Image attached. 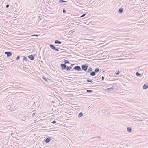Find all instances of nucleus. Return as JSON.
I'll use <instances>...</instances> for the list:
<instances>
[{"label": "nucleus", "instance_id": "1", "mask_svg": "<svg viewBox=\"0 0 148 148\" xmlns=\"http://www.w3.org/2000/svg\"><path fill=\"white\" fill-rule=\"evenodd\" d=\"M88 66V64H85L82 65L81 67L82 70L84 71H86L87 70Z\"/></svg>", "mask_w": 148, "mask_h": 148}, {"label": "nucleus", "instance_id": "2", "mask_svg": "<svg viewBox=\"0 0 148 148\" xmlns=\"http://www.w3.org/2000/svg\"><path fill=\"white\" fill-rule=\"evenodd\" d=\"M116 89L115 88L114 86H112L111 87H110L109 88H108L107 89H106V91H114L115 90H116Z\"/></svg>", "mask_w": 148, "mask_h": 148}, {"label": "nucleus", "instance_id": "3", "mask_svg": "<svg viewBox=\"0 0 148 148\" xmlns=\"http://www.w3.org/2000/svg\"><path fill=\"white\" fill-rule=\"evenodd\" d=\"M62 69L63 70H65L66 69L67 66L65 64H62L60 65Z\"/></svg>", "mask_w": 148, "mask_h": 148}, {"label": "nucleus", "instance_id": "4", "mask_svg": "<svg viewBox=\"0 0 148 148\" xmlns=\"http://www.w3.org/2000/svg\"><path fill=\"white\" fill-rule=\"evenodd\" d=\"M75 70L80 71L81 70V69L79 66H75Z\"/></svg>", "mask_w": 148, "mask_h": 148}, {"label": "nucleus", "instance_id": "5", "mask_svg": "<svg viewBox=\"0 0 148 148\" xmlns=\"http://www.w3.org/2000/svg\"><path fill=\"white\" fill-rule=\"evenodd\" d=\"M5 54L7 55V56L8 57L12 55V53L11 52H5Z\"/></svg>", "mask_w": 148, "mask_h": 148}, {"label": "nucleus", "instance_id": "6", "mask_svg": "<svg viewBox=\"0 0 148 148\" xmlns=\"http://www.w3.org/2000/svg\"><path fill=\"white\" fill-rule=\"evenodd\" d=\"M28 57L29 58L30 60H33L34 59V56L32 55H30L28 56Z\"/></svg>", "mask_w": 148, "mask_h": 148}, {"label": "nucleus", "instance_id": "7", "mask_svg": "<svg viewBox=\"0 0 148 148\" xmlns=\"http://www.w3.org/2000/svg\"><path fill=\"white\" fill-rule=\"evenodd\" d=\"M51 140V138L48 137L45 139V142L47 143L49 142Z\"/></svg>", "mask_w": 148, "mask_h": 148}, {"label": "nucleus", "instance_id": "8", "mask_svg": "<svg viewBox=\"0 0 148 148\" xmlns=\"http://www.w3.org/2000/svg\"><path fill=\"white\" fill-rule=\"evenodd\" d=\"M148 88V84H145L143 86V88L144 89H146Z\"/></svg>", "mask_w": 148, "mask_h": 148}, {"label": "nucleus", "instance_id": "9", "mask_svg": "<svg viewBox=\"0 0 148 148\" xmlns=\"http://www.w3.org/2000/svg\"><path fill=\"white\" fill-rule=\"evenodd\" d=\"M49 46L53 50H54V49L56 48L53 45L50 44L49 45Z\"/></svg>", "mask_w": 148, "mask_h": 148}, {"label": "nucleus", "instance_id": "10", "mask_svg": "<svg viewBox=\"0 0 148 148\" xmlns=\"http://www.w3.org/2000/svg\"><path fill=\"white\" fill-rule=\"evenodd\" d=\"M54 43L55 44H61L62 43V42L58 40H56L55 41Z\"/></svg>", "mask_w": 148, "mask_h": 148}, {"label": "nucleus", "instance_id": "11", "mask_svg": "<svg viewBox=\"0 0 148 148\" xmlns=\"http://www.w3.org/2000/svg\"><path fill=\"white\" fill-rule=\"evenodd\" d=\"M90 75L92 76H94L96 75L95 71L91 72L90 73Z\"/></svg>", "mask_w": 148, "mask_h": 148}, {"label": "nucleus", "instance_id": "12", "mask_svg": "<svg viewBox=\"0 0 148 148\" xmlns=\"http://www.w3.org/2000/svg\"><path fill=\"white\" fill-rule=\"evenodd\" d=\"M123 9L122 8H120L119 10L118 11L121 14L122 13L123 11Z\"/></svg>", "mask_w": 148, "mask_h": 148}, {"label": "nucleus", "instance_id": "13", "mask_svg": "<svg viewBox=\"0 0 148 148\" xmlns=\"http://www.w3.org/2000/svg\"><path fill=\"white\" fill-rule=\"evenodd\" d=\"M80 18H75V23H79V22L78 21H80Z\"/></svg>", "mask_w": 148, "mask_h": 148}, {"label": "nucleus", "instance_id": "14", "mask_svg": "<svg viewBox=\"0 0 148 148\" xmlns=\"http://www.w3.org/2000/svg\"><path fill=\"white\" fill-rule=\"evenodd\" d=\"M86 14H83L82 15H81V16H80L79 14H78V15L77 16H79L78 17L79 18H81L83 17H84V16L86 15Z\"/></svg>", "mask_w": 148, "mask_h": 148}, {"label": "nucleus", "instance_id": "15", "mask_svg": "<svg viewBox=\"0 0 148 148\" xmlns=\"http://www.w3.org/2000/svg\"><path fill=\"white\" fill-rule=\"evenodd\" d=\"M77 94V92H75V95H74L75 98H77V96H80L82 95V94H79L78 95H77V94Z\"/></svg>", "mask_w": 148, "mask_h": 148}, {"label": "nucleus", "instance_id": "16", "mask_svg": "<svg viewBox=\"0 0 148 148\" xmlns=\"http://www.w3.org/2000/svg\"><path fill=\"white\" fill-rule=\"evenodd\" d=\"M83 116V114L82 112L78 114V117L79 118H80Z\"/></svg>", "mask_w": 148, "mask_h": 148}, {"label": "nucleus", "instance_id": "17", "mask_svg": "<svg viewBox=\"0 0 148 148\" xmlns=\"http://www.w3.org/2000/svg\"><path fill=\"white\" fill-rule=\"evenodd\" d=\"M136 74L138 77H140L141 76V74L138 72L136 73Z\"/></svg>", "mask_w": 148, "mask_h": 148}, {"label": "nucleus", "instance_id": "18", "mask_svg": "<svg viewBox=\"0 0 148 148\" xmlns=\"http://www.w3.org/2000/svg\"><path fill=\"white\" fill-rule=\"evenodd\" d=\"M127 131L129 132H131L132 128L130 127H128L127 128Z\"/></svg>", "mask_w": 148, "mask_h": 148}, {"label": "nucleus", "instance_id": "19", "mask_svg": "<svg viewBox=\"0 0 148 148\" xmlns=\"http://www.w3.org/2000/svg\"><path fill=\"white\" fill-rule=\"evenodd\" d=\"M99 138V139H101V137H100V136H96V137H94L93 138H91L92 139H93V138Z\"/></svg>", "mask_w": 148, "mask_h": 148}, {"label": "nucleus", "instance_id": "20", "mask_svg": "<svg viewBox=\"0 0 148 148\" xmlns=\"http://www.w3.org/2000/svg\"><path fill=\"white\" fill-rule=\"evenodd\" d=\"M99 68H97L95 69L94 71L96 73L98 72H99Z\"/></svg>", "mask_w": 148, "mask_h": 148}, {"label": "nucleus", "instance_id": "21", "mask_svg": "<svg viewBox=\"0 0 148 148\" xmlns=\"http://www.w3.org/2000/svg\"><path fill=\"white\" fill-rule=\"evenodd\" d=\"M64 63V64H66L68 63H69V62L67 60H65L63 62Z\"/></svg>", "mask_w": 148, "mask_h": 148}, {"label": "nucleus", "instance_id": "22", "mask_svg": "<svg viewBox=\"0 0 148 148\" xmlns=\"http://www.w3.org/2000/svg\"><path fill=\"white\" fill-rule=\"evenodd\" d=\"M23 60L24 61H27L28 60L27 58L25 57L24 56Z\"/></svg>", "mask_w": 148, "mask_h": 148}, {"label": "nucleus", "instance_id": "23", "mask_svg": "<svg viewBox=\"0 0 148 148\" xmlns=\"http://www.w3.org/2000/svg\"><path fill=\"white\" fill-rule=\"evenodd\" d=\"M92 69L91 68V67H90V68H89L88 70V71H87V72L88 73H89L90 72V71H92Z\"/></svg>", "mask_w": 148, "mask_h": 148}, {"label": "nucleus", "instance_id": "24", "mask_svg": "<svg viewBox=\"0 0 148 148\" xmlns=\"http://www.w3.org/2000/svg\"><path fill=\"white\" fill-rule=\"evenodd\" d=\"M71 69H72V68L71 66H67V67L66 69L67 71H69Z\"/></svg>", "mask_w": 148, "mask_h": 148}, {"label": "nucleus", "instance_id": "25", "mask_svg": "<svg viewBox=\"0 0 148 148\" xmlns=\"http://www.w3.org/2000/svg\"><path fill=\"white\" fill-rule=\"evenodd\" d=\"M93 91L92 90H87L86 92L88 93H91Z\"/></svg>", "mask_w": 148, "mask_h": 148}, {"label": "nucleus", "instance_id": "26", "mask_svg": "<svg viewBox=\"0 0 148 148\" xmlns=\"http://www.w3.org/2000/svg\"><path fill=\"white\" fill-rule=\"evenodd\" d=\"M66 1L63 0H59V2L60 3L66 2Z\"/></svg>", "mask_w": 148, "mask_h": 148}, {"label": "nucleus", "instance_id": "27", "mask_svg": "<svg viewBox=\"0 0 148 148\" xmlns=\"http://www.w3.org/2000/svg\"><path fill=\"white\" fill-rule=\"evenodd\" d=\"M87 82H93V81L89 79H87Z\"/></svg>", "mask_w": 148, "mask_h": 148}, {"label": "nucleus", "instance_id": "28", "mask_svg": "<svg viewBox=\"0 0 148 148\" xmlns=\"http://www.w3.org/2000/svg\"><path fill=\"white\" fill-rule=\"evenodd\" d=\"M78 15H75V18H79V16H77Z\"/></svg>", "mask_w": 148, "mask_h": 148}, {"label": "nucleus", "instance_id": "29", "mask_svg": "<svg viewBox=\"0 0 148 148\" xmlns=\"http://www.w3.org/2000/svg\"><path fill=\"white\" fill-rule=\"evenodd\" d=\"M43 79L46 82H47L48 81V80L45 77H43Z\"/></svg>", "mask_w": 148, "mask_h": 148}, {"label": "nucleus", "instance_id": "30", "mask_svg": "<svg viewBox=\"0 0 148 148\" xmlns=\"http://www.w3.org/2000/svg\"><path fill=\"white\" fill-rule=\"evenodd\" d=\"M39 36L37 35H36V34H34V35H33L30 36H29L31 37V36Z\"/></svg>", "mask_w": 148, "mask_h": 148}, {"label": "nucleus", "instance_id": "31", "mask_svg": "<svg viewBox=\"0 0 148 148\" xmlns=\"http://www.w3.org/2000/svg\"><path fill=\"white\" fill-rule=\"evenodd\" d=\"M119 73H120V72H119V71H118L117 72V71H116V72H115V73H116V75H118V74H119Z\"/></svg>", "mask_w": 148, "mask_h": 148}, {"label": "nucleus", "instance_id": "32", "mask_svg": "<svg viewBox=\"0 0 148 148\" xmlns=\"http://www.w3.org/2000/svg\"><path fill=\"white\" fill-rule=\"evenodd\" d=\"M19 58H20V56L19 55L17 56V57L16 58V60H18L19 59Z\"/></svg>", "mask_w": 148, "mask_h": 148}, {"label": "nucleus", "instance_id": "33", "mask_svg": "<svg viewBox=\"0 0 148 148\" xmlns=\"http://www.w3.org/2000/svg\"><path fill=\"white\" fill-rule=\"evenodd\" d=\"M54 50H55V51H59V50L58 49L56 48V47L55 48V49H54Z\"/></svg>", "mask_w": 148, "mask_h": 148}, {"label": "nucleus", "instance_id": "34", "mask_svg": "<svg viewBox=\"0 0 148 148\" xmlns=\"http://www.w3.org/2000/svg\"><path fill=\"white\" fill-rule=\"evenodd\" d=\"M53 124H55L56 123V122L55 120H54L52 122Z\"/></svg>", "mask_w": 148, "mask_h": 148}, {"label": "nucleus", "instance_id": "35", "mask_svg": "<svg viewBox=\"0 0 148 148\" xmlns=\"http://www.w3.org/2000/svg\"><path fill=\"white\" fill-rule=\"evenodd\" d=\"M63 12L64 13H65L66 12V11L65 9H64L63 10Z\"/></svg>", "mask_w": 148, "mask_h": 148}, {"label": "nucleus", "instance_id": "36", "mask_svg": "<svg viewBox=\"0 0 148 148\" xmlns=\"http://www.w3.org/2000/svg\"><path fill=\"white\" fill-rule=\"evenodd\" d=\"M73 31H70L69 33H70V34H71V33H72L73 32Z\"/></svg>", "mask_w": 148, "mask_h": 148}, {"label": "nucleus", "instance_id": "37", "mask_svg": "<svg viewBox=\"0 0 148 148\" xmlns=\"http://www.w3.org/2000/svg\"><path fill=\"white\" fill-rule=\"evenodd\" d=\"M104 79V77L103 76H102V80H103Z\"/></svg>", "mask_w": 148, "mask_h": 148}, {"label": "nucleus", "instance_id": "38", "mask_svg": "<svg viewBox=\"0 0 148 148\" xmlns=\"http://www.w3.org/2000/svg\"><path fill=\"white\" fill-rule=\"evenodd\" d=\"M9 7V5L8 4L6 5V8H8Z\"/></svg>", "mask_w": 148, "mask_h": 148}, {"label": "nucleus", "instance_id": "39", "mask_svg": "<svg viewBox=\"0 0 148 148\" xmlns=\"http://www.w3.org/2000/svg\"><path fill=\"white\" fill-rule=\"evenodd\" d=\"M135 4H132V6H133V7H135Z\"/></svg>", "mask_w": 148, "mask_h": 148}, {"label": "nucleus", "instance_id": "40", "mask_svg": "<svg viewBox=\"0 0 148 148\" xmlns=\"http://www.w3.org/2000/svg\"><path fill=\"white\" fill-rule=\"evenodd\" d=\"M77 106H75V109H77Z\"/></svg>", "mask_w": 148, "mask_h": 148}, {"label": "nucleus", "instance_id": "41", "mask_svg": "<svg viewBox=\"0 0 148 148\" xmlns=\"http://www.w3.org/2000/svg\"><path fill=\"white\" fill-rule=\"evenodd\" d=\"M74 57H75V58H78V57H77L76 56H75Z\"/></svg>", "mask_w": 148, "mask_h": 148}, {"label": "nucleus", "instance_id": "42", "mask_svg": "<svg viewBox=\"0 0 148 148\" xmlns=\"http://www.w3.org/2000/svg\"><path fill=\"white\" fill-rule=\"evenodd\" d=\"M74 53H75V55H76V56H77V55H76V54L77 53H76L75 52Z\"/></svg>", "mask_w": 148, "mask_h": 148}, {"label": "nucleus", "instance_id": "43", "mask_svg": "<svg viewBox=\"0 0 148 148\" xmlns=\"http://www.w3.org/2000/svg\"><path fill=\"white\" fill-rule=\"evenodd\" d=\"M35 113H33L32 114V115L34 116L35 115Z\"/></svg>", "mask_w": 148, "mask_h": 148}, {"label": "nucleus", "instance_id": "44", "mask_svg": "<svg viewBox=\"0 0 148 148\" xmlns=\"http://www.w3.org/2000/svg\"><path fill=\"white\" fill-rule=\"evenodd\" d=\"M77 91H75V92H77Z\"/></svg>", "mask_w": 148, "mask_h": 148}, {"label": "nucleus", "instance_id": "45", "mask_svg": "<svg viewBox=\"0 0 148 148\" xmlns=\"http://www.w3.org/2000/svg\"><path fill=\"white\" fill-rule=\"evenodd\" d=\"M143 1H144V0H143Z\"/></svg>", "mask_w": 148, "mask_h": 148}]
</instances>
